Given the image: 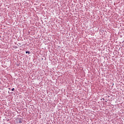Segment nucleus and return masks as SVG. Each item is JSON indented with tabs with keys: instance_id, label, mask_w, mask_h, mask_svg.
Here are the masks:
<instances>
[{
	"instance_id": "3",
	"label": "nucleus",
	"mask_w": 124,
	"mask_h": 124,
	"mask_svg": "<svg viewBox=\"0 0 124 124\" xmlns=\"http://www.w3.org/2000/svg\"><path fill=\"white\" fill-rule=\"evenodd\" d=\"M14 90H15L14 88L12 89V91L13 92L14 91Z\"/></svg>"
},
{
	"instance_id": "1",
	"label": "nucleus",
	"mask_w": 124,
	"mask_h": 124,
	"mask_svg": "<svg viewBox=\"0 0 124 124\" xmlns=\"http://www.w3.org/2000/svg\"><path fill=\"white\" fill-rule=\"evenodd\" d=\"M26 54H30V51H26Z\"/></svg>"
},
{
	"instance_id": "2",
	"label": "nucleus",
	"mask_w": 124,
	"mask_h": 124,
	"mask_svg": "<svg viewBox=\"0 0 124 124\" xmlns=\"http://www.w3.org/2000/svg\"><path fill=\"white\" fill-rule=\"evenodd\" d=\"M21 123H22V121L19 120V124H20Z\"/></svg>"
}]
</instances>
